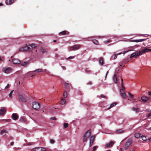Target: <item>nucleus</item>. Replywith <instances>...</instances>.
Instances as JSON below:
<instances>
[{"mask_svg":"<svg viewBox=\"0 0 151 151\" xmlns=\"http://www.w3.org/2000/svg\"><path fill=\"white\" fill-rule=\"evenodd\" d=\"M14 91V90H12V91L9 94V97L10 98H12V93Z\"/></svg>","mask_w":151,"mask_h":151,"instance_id":"obj_38","label":"nucleus"},{"mask_svg":"<svg viewBox=\"0 0 151 151\" xmlns=\"http://www.w3.org/2000/svg\"><path fill=\"white\" fill-rule=\"evenodd\" d=\"M7 131L5 130H2L0 134L1 135H5L7 133Z\"/></svg>","mask_w":151,"mask_h":151,"instance_id":"obj_19","label":"nucleus"},{"mask_svg":"<svg viewBox=\"0 0 151 151\" xmlns=\"http://www.w3.org/2000/svg\"><path fill=\"white\" fill-rule=\"evenodd\" d=\"M41 51L42 52V53H47V51L45 49H44L43 48H42L41 49Z\"/></svg>","mask_w":151,"mask_h":151,"instance_id":"obj_36","label":"nucleus"},{"mask_svg":"<svg viewBox=\"0 0 151 151\" xmlns=\"http://www.w3.org/2000/svg\"><path fill=\"white\" fill-rule=\"evenodd\" d=\"M108 71H107V73H106V76H107V74H108Z\"/></svg>","mask_w":151,"mask_h":151,"instance_id":"obj_58","label":"nucleus"},{"mask_svg":"<svg viewBox=\"0 0 151 151\" xmlns=\"http://www.w3.org/2000/svg\"><path fill=\"white\" fill-rule=\"evenodd\" d=\"M136 52H134L132 53L130 56V58H132L133 57H134V58L137 57V56H136Z\"/></svg>","mask_w":151,"mask_h":151,"instance_id":"obj_22","label":"nucleus"},{"mask_svg":"<svg viewBox=\"0 0 151 151\" xmlns=\"http://www.w3.org/2000/svg\"><path fill=\"white\" fill-rule=\"evenodd\" d=\"M132 142V139H129L125 144V148L127 149L131 145Z\"/></svg>","mask_w":151,"mask_h":151,"instance_id":"obj_6","label":"nucleus"},{"mask_svg":"<svg viewBox=\"0 0 151 151\" xmlns=\"http://www.w3.org/2000/svg\"><path fill=\"white\" fill-rule=\"evenodd\" d=\"M121 86L122 88L120 89V96L122 98L125 99L126 96L124 92L125 88L123 86V83H122Z\"/></svg>","mask_w":151,"mask_h":151,"instance_id":"obj_1","label":"nucleus"},{"mask_svg":"<svg viewBox=\"0 0 151 151\" xmlns=\"http://www.w3.org/2000/svg\"><path fill=\"white\" fill-rule=\"evenodd\" d=\"M68 124L67 123H64L63 124V127L64 128H66L68 127Z\"/></svg>","mask_w":151,"mask_h":151,"instance_id":"obj_35","label":"nucleus"},{"mask_svg":"<svg viewBox=\"0 0 151 151\" xmlns=\"http://www.w3.org/2000/svg\"><path fill=\"white\" fill-rule=\"evenodd\" d=\"M140 136V133L138 132L134 134V137L137 138H138Z\"/></svg>","mask_w":151,"mask_h":151,"instance_id":"obj_21","label":"nucleus"},{"mask_svg":"<svg viewBox=\"0 0 151 151\" xmlns=\"http://www.w3.org/2000/svg\"><path fill=\"white\" fill-rule=\"evenodd\" d=\"M113 82L114 83H117V77L116 76V75H115V74L113 78Z\"/></svg>","mask_w":151,"mask_h":151,"instance_id":"obj_18","label":"nucleus"},{"mask_svg":"<svg viewBox=\"0 0 151 151\" xmlns=\"http://www.w3.org/2000/svg\"><path fill=\"white\" fill-rule=\"evenodd\" d=\"M98 148V146H96L93 147V150L92 151H95V150L97 149Z\"/></svg>","mask_w":151,"mask_h":151,"instance_id":"obj_40","label":"nucleus"},{"mask_svg":"<svg viewBox=\"0 0 151 151\" xmlns=\"http://www.w3.org/2000/svg\"><path fill=\"white\" fill-rule=\"evenodd\" d=\"M128 94L129 95L130 97L131 98H132L133 97V96L130 93H129Z\"/></svg>","mask_w":151,"mask_h":151,"instance_id":"obj_44","label":"nucleus"},{"mask_svg":"<svg viewBox=\"0 0 151 151\" xmlns=\"http://www.w3.org/2000/svg\"><path fill=\"white\" fill-rule=\"evenodd\" d=\"M95 138V136L94 135H93L91 137L90 140V142L89 145L90 147H91L93 145Z\"/></svg>","mask_w":151,"mask_h":151,"instance_id":"obj_8","label":"nucleus"},{"mask_svg":"<svg viewBox=\"0 0 151 151\" xmlns=\"http://www.w3.org/2000/svg\"><path fill=\"white\" fill-rule=\"evenodd\" d=\"M30 46L32 48H35L37 47V45L36 44L32 43L31 44H30Z\"/></svg>","mask_w":151,"mask_h":151,"instance_id":"obj_30","label":"nucleus"},{"mask_svg":"<svg viewBox=\"0 0 151 151\" xmlns=\"http://www.w3.org/2000/svg\"><path fill=\"white\" fill-rule=\"evenodd\" d=\"M32 107L34 109L37 110L40 108V104L37 102H34L32 104Z\"/></svg>","mask_w":151,"mask_h":151,"instance_id":"obj_7","label":"nucleus"},{"mask_svg":"<svg viewBox=\"0 0 151 151\" xmlns=\"http://www.w3.org/2000/svg\"><path fill=\"white\" fill-rule=\"evenodd\" d=\"M10 120L9 119H7L5 120H4V121L7 122H9Z\"/></svg>","mask_w":151,"mask_h":151,"instance_id":"obj_54","label":"nucleus"},{"mask_svg":"<svg viewBox=\"0 0 151 151\" xmlns=\"http://www.w3.org/2000/svg\"><path fill=\"white\" fill-rule=\"evenodd\" d=\"M66 102L65 100V99H62L60 101V104H64Z\"/></svg>","mask_w":151,"mask_h":151,"instance_id":"obj_23","label":"nucleus"},{"mask_svg":"<svg viewBox=\"0 0 151 151\" xmlns=\"http://www.w3.org/2000/svg\"><path fill=\"white\" fill-rule=\"evenodd\" d=\"M2 70L4 73L8 74L12 72V69L10 67H6L3 68Z\"/></svg>","mask_w":151,"mask_h":151,"instance_id":"obj_5","label":"nucleus"},{"mask_svg":"<svg viewBox=\"0 0 151 151\" xmlns=\"http://www.w3.org/2000/svg\"><path fill=\"white\" fill-rule=\"evenodd\" d=\"M38 147L34 148L32 150L33 151H38Z\"/></svg>","mask_w":151,"mask_h":151,"instance_id":"obj_42","label":"nucleus"},{"mask_svg":"<svg viewBox=\"0 0 151 151\" xmlns=\"http://www.w3.org/2000/svg\"><path fill=\"white\" fill-rule=\"evenodd\" d=\"M66 31H63L60 33V34H61L62 35H65L66 34Z\"/></svg>","mask_w":151,"mask_h":151,"instance_id":"obj_39","label":"nucleus"},{"mask_svg":"<svg viewBox=\"0 0 151 151\" xmlns=\"http://www.w3.org/2000/svg\"><path fill=\"white\" fill-rule=\"evenodd\" d=\"M30 46L29 44H27L25 46L21 48L19 50V51H29L30 49V47L29 46Z\"/></svg>","mask_w":151,"mask_h":151,"instance_id":"obj_3","label":"nucleus"},{"mask_svg":"<svg viewBox=\"0 0 151 151\" xmlns=\"http://www.w3.org/2000/svg\"><path fill=\"white\" fill-rule=\"evenodd\" d=\"M46 70H43L41 69H38L36 70H35L33 71V72H40L43 71L44 72L45 71H46Z\"/></svg>","mask_w":151,"mask_h":151,"instance_id":"obj_16","label":"nucleus"},{"mask_svg":"<svg viewBox=\"0 0 151 151\" xmlns=\"http://www.w3.org/2000/svg\"><path fill=\"white\" fill-rule=\"evenodd\" d=\"M62 68H63V69L64 70H65V67H62Z\"/></svg>","mask_w":151,"mask_h":151,"instance_id":"obj_60","label":"nucleus"},{"mask_svg":"<svg viewBox=\"0 0 151 151\" xmlns=\"http://www.w3.org/2000/svg\"><path fill=\"white\" fill-rule=\"evenodd\" d=\"M81 45H76L68 48V50L69 51L75 50L79 49L80 48Z\"/></svg>","mask_w":151,"mask_h":151,"instance_id":"obj_2","label":"nucleus"},{"mask_svg":"<svg viewBox=\"0 0 151 151\" xmlns=\"http://www.w3.org/2000/svg\"><path fill=\"white\" fill-rule=\"evenodd\" d=\"M20 99L22 100L24 102H26V100L23 98H20Z\"/></svg>","mask_w":151,"mask_h":151,"instance_id":"obj_45","label":"nucleus"},{"mask_svg":"<svg viewBox=\"0 0 151 151\" xmlns=\"http://www.w3.org/2000/svg\"><path fill=\"white\" fill-rule=\"evenodd\" d=\"M142 51H143V53H144L146 52H149V49H148L146 47L144 49L142 50Z\"/></svg>","mask_w":151,"mask_h":151,"instance_id":"obj_26","label":"nucleus"},{"mask_svg":"<svg viewBox=\"0 0 151 151\" xmlns=\"http://www.w3.org/2000/svg\"><path fill=\"white\" fill-rule=\"evenodd\" d=\"M2 5V4L1 3H0V6Z\"/></svg>","mask_w":151,"mask_h":151,"instance_id":"obj_62","label":"nucleus"},{"mask_svg":"<svg viewBox=\"0 0 151 151\" xmlns=\"http://www.w3.org/2000/svg\"><path fill=\"white\" fill-rule=\"evenodd\" d=\"M110 42V41L109 40H106V41H105L104 42V43L106 44V43L109 42Z\"/></svg>","mask_w":151,"mask_h":151,"instance_id":"obj_49","label":"nucleus"},{"mask_svg":"<svg viewBox=\"0 0 151 151\" xmlns=\"http://www.w3.org/2000/svg\"><path fill=\"white\" fill-rule=\"evenodd\" d=\"M131 50H129L125 51H124V52H123L124 55L127 52H129V51H131Z\"/></svg>","mask_w":151,"mask_h":151,"instance_id":"obj_47","label":"nucleus"},{"mask_svg":"<svg viewBox=\"0 0 151 151\" xmlns=\"http://www.w3.org/2000/svg\"><path fill=\"white\" fill-rule=\"evenodd\" d=\"M149 140L150 141H151V138H149Z\"/></svg>","mask_w":151,"mask_h":151,"instance_id":"obj_61","label":"nucleus"},{"mask_svg":"<svg viewBox=\"0 0 151 151\" xmlns=\"http://www.w3.org/2000/svg\"><path fill=\"white\" fill-rule=\"evenodd\" d=\"M150 98H149L147 97L146 96H142L141 98V99L144 102H146Z\"/></svg>","mask_w":151,"mask_h":151,"instance_id":"obj_12","label":"nucleus"},{"mask_svg":"<svg viewBox=\"0 0 151 151\" xmlns=\"http://www.w3.org/2000/svg\"><path fill=\"white\" fill-rule=\"evenodd\" d=\"M86 71L87 73H90L91 72V71L88 70H86Z\"/></svg>","mask_w":151,"mask_h":151,"instance_id":"obj_53","label":"nucleus"},{"mask_svg":"<svg viewBox=\"0 0 151 151\" xmlns=\"http://www.w3.org/2000/svg\"><path fill=\"white\" fill-rule=\"evenodd\" d=\"M146 116L147 117L151 116V113H149L147 114L146 115Z\"/></svg>","mask_w":151,"mask_h":151,"instance_id":"obj_46","label":"nucleus"},{"mask_svg":"<svg viewBox=\"0 0 151 151\" xmlns=\"http://www.w3.org/2000/svg\"><path fill=\"white\" fill-rule=\"evenodd\" d=\"M38 151H45L46 150V149L44 147H38Z\"/></svg>","mask_w":151,"mask_h":151,"instance_id":"obj_24","label":"nucleus"},{"mask_svg":"<svg viewBox=\"0 0 151 151\" xmlns=\"http://www.w3.org/2000/svg\"><path fill=\"white\" fill-rule=\"evenodd\" d=\"M13 62L15 64H18L20 63V60L17 58H14L13 59Z\"/></svg>","mask_w":151,"mask_h":151,"instance_id":"obj_10","label":"nucleus"},{"mask_svg":"<svg viewBox=\"0 0 151 151\" xmlns=\"http://www.w3.org/2000/svg\"><path fill=\"white\" fill-rule=\"evenodd\" d=\"M63 96L65 98H66L67 97V92L65 91H64V92Z\"/></svg>","mask_w":151,"mask_h":151,"instance_id":"obj_32","label":"nucleus"},{"mask_svg":"<svg viewBox=\"0 0 151 151\" xmlns=\"http://www.w3.org/2000/svg\"><path fill=\"white\" fill-rule=\"evenodd\" d=\"M122 53V52H120L119 53H118L117 54H115L114 55V59H116L117 58V56L118 55L121 54Z\"/></svg>","mask_w":151,"mask_h":151,"instance_id":"obj_37","label":"nucleus"},{"mask_svg":"<svg viewBox=\"0 0 151 151\" xmlns=\"http://www.w3.org/2000/svg\"><path fill=\"white\" fill-rule=\"evenodd\" d=\"M65 87L67 88H70V85L67 83H65Z\"/></svg>","mask_w":151,"mask_h":151,"instance_id":"obj_31","label":"nucleus"},{"mask_svg":"<svg viewBox=\"0 0 151 151\" xmlns=\"http://www.w3.org/2000/svg\"><path fill=\"white\" fill-rule=\"evenodd\" d=\"M124 132V131L121 129H117L116 130L115 133L117 134H121L123 133Z\"/></svg>","mask_w":151,"mask_h":151,"instance_id":"obj_17","label":"nucleus"},{"mask_svg":"<svg viewBox=\"0 0 151 151\" xmlns=\"http://www.w3.org/2000/svg\"><path fill=\"white\" fill-rule=\"evenodd\" d=\"M149 51H151V49H149Z\"/></svg>","mask_w":151,"mask_h":151,"instance_id":"obj_64","label":"nucleus"},{"mask_svg":"<svg viewBox=\"0 0 151 151\" xmlns=\"http://www.w3.org/2000/svg\"><path fill=\"white\" fill-rule=\"evenodd\" d=\"M6 111V110L5 108L4 107L1 108L0 109V114L1 115H4Z\"/></svg>","mask_w":151,"mask_h":151,"instance_id":"obj_11","label":"nucleus"},{"mask_svg":"<svg viewBox=\"0 0 151 151\" xmlns=\"http://www.w3.org/2000/svg\"><path fill=\"white\" fill-rule=\"evenodd\" d=\"M2 61V59L0 57V62Z\"/></svg>","mask_w":151,"mask_h":151,"instance_id":"obj_59","label":"nucleus"},{"mask_svg":"<svg viewBox=\"0 0 151 151\" xmlns=\"http://www.w3.org/2000/svg\"><path fill=\"white\" fill-rule=\"evenodd\" d=\"M91 134V132L89 130L87 131L83 136V141H86Z\"/></svg>","mask_w":151,"mask_h":151,"instance_id":"obj_4","label":"nucleus"},{"mask_svg":"<svg viewBox=\"0 0 151 151\" xmlns=\"http://www.w3.org/2000/svg\"><path fill=\"white\" fill-rule=\"evenodd\" d=\"M12 119L14 120H16L18 118L17 114L16 113H14L12 114Z\"/></svg>","mask_w":151,"mask_h":151,"instance_id":"obj_13","label":"nucleus"},{"mask_svg":"<svg viewBox=\"0 0 151 151\" xmlns=\"http://www.w3.org/2000/svg\"><path fill=\"white\" fill-rule=\"evenodd\" d=\"M146 40V39H139V40H132L130 41L131 42H143Z\"/></svg>","mask_w":151,"mask_h":151,"instance_id":"obj_14","label":"nucleus"},{"mask_svg":"<svg viewBox=\"0 0 151 151\" xmlns=\"http://www.w3.org/2000/svg\"><path fill=\"white\" fill-rule=\"evenodd\" d=\"M149 129L150 130H151V127H150L149 128Z\"/></svg>","mask_w":151,"mask_h":151,"instance_id":"obj_63","label":"nucleus"},{"mask_svg":"<svg viewBox=\"0 0 151 151\" xmlns=\"http://www.w3.org/2000/svg\"><path fill=\"white\" fill-rule=\"evenodd\" d=\"M14 0H6V4L7 5L11 4L14 2Z\"/></svg>","mask_w":151,"mask_h":151,"instance_id":"obj_15","label":"nucleus"},{"mask_svg":"<svg viewBox=\"0 0 151 151\" xmlns=\"http://www.w3.org/2000/svg\"><path fill=\"white\" fill-rule=\"evenodd\" d=\"M55 141L53 139H51L50 140V143L51 144H54L55 143Z\"/></svg>","mask_w":151,"mask_h":151,"instance_id":"obj_43","label":"nucleus"},{"mask_svg":"<svg viewBox=\"0 0 151 151\" xmlns=\"http://www.w3.org/2000/svg\"><path fill=\"white\" fill-rule=\"evenodd\" d=\"M51 119H52L54 120H56V118L55 117H52L51 118Z\"/></svg>","mask_w":151,"mask_h":151,"instance_id":"obj_48","label":"nucleus"},{"mask_svg":"<svg viewBox=\"0 0 151 151\" xmlns=\"http://www.w3.org/2000/svg\"><path fill=\"white\" fill-rule=\"evenodd\" d=\"M93 42L95 45H99V43L98 41L96 40H92Z\"/></svg>","mask_w":151,"mask_h":151,"instance_id":"obj_25","label":"nucleus"},{"mask_svg":"<svg viewBox=\"0 0 151 151\" xmlns=\"http://www.w3.org/2000/svg\"><path fill=\"white\" fill-rule=\"evenodd\" d=\"M9 87V85L8 84L5 87V88H7Z\"/></svg>","mask_w":151,"mask_h":151,"instance_id":"obj_51","label":"nucleus"},{"mask_svg":"<svg viewBox=\"0 0 151 151\" xmlns=\"http://www.w3.org/2000/svg\"><path fill=\"white\" fill-rule=\"evenodd\" d=\"M92 83H91V81H90L88 83V84H89V85H91Z\"/></svg>","mask_w":151,"mask_h":151,"instance_id":"obj_56","label":"nucleus"},{"mask_svg":"<svg viewBox=\"0 0 151 151\" xmlns=\"http://www.w3.org/2000/svg\"><path fill=\"white\" fill-rule=\"evenodd\" d=\"M100 97L101 98H106V97L103 95H102L100 96Z\"/></svg>","mask_w":151,"mask_h":151,"instance_id":"obj_50","label":"nucleus"},{"mask_svg":"<svg viewBox=\"0 0 151 151\" xmlns=\"http://www.w3.org/2000/svg\"><path fill=\"white\" fill-rule=\"evenodd\" d=\"M116 103H113L112 104H111L110 106V107L107 109L109 110L111 108L114 107V106L116 105Z\"/></svg>","mask_w":151,"mask_h":151,"instance_id":"obj_28","label":"nucleus"},{"mask_svg":"<svg viewBox=\"0 0 151 151\" xmlns=\"http://www.w3.org/2000/svg\"><path fill=\"white\" fill-rule=\"evenodd\" d=\"M151 111V110H150V109H147L145 110V111L147 112H150Z\"/></svg>","mask_w":151,"mask_h":151,"instance_id":"obj_52","label":"nucleus"},{"mask_svg":"<svg viewBox=\"0 0 151 151\" xmlns=\"http://www.w3.org/2000/svg\"><path fill=\"white\" fill-rule=\"evenodd\" d=\"M114 142H111L109 143H107L105 145V147L106 148H109L111 147L114 144Z\"/></svg>","mask_w":151,"mask_h":151,"instance_id":"obj_9","label":"nucleus"},{"mask_svg":"<svg viewBox=\"0 0 151 151\" xmlns=\"http://www.w3.org/2000/svg\"><path fill=\"white\" fill-rule=\"evenodd\" d=\"M142 139L144 141H146L147 140V138L146 136H142Z\"/></svg>","mask_w":151,"mask_h":151,"instance_id":"obj_34","label":"nucleus"},{"mask_svg":"<svg viewBox=\"0 0 151 151\" xmlns=\"http://www.w3.org/2000/svg\"><path fill=\"white\" fill-rule=\"evenodd\" d=\"M143 53H143L142 50L141 51H139V52H138L137 53H136V54H137L136 56L138 57L140 55H142V54Z\"/></svg>","mask_w":151,"mask_h":151,"instance_id":"obj_20","label":"nucleus"},{"mask_svg":"<svg viewBox=\"0 0 151 151\" xmlns=\"http://www.w3.org/2000/svg\"><path fill=\"white\" fill-rule=\"evenodd\" d=\"M14 144V142H11V143H10V145L11 146H12Z\"/></svg>","mask_w":151,"mask_h":151,"instance_id":"obj_55","label":"nucleus"},{"mask_svg":"<svg viewBox=\"0 0 151 151\" xmlns=\"http://www.w3.org/2000/svg\"><path fill=\"white\" fill-rule=\"evenodd\" d=\"M99 64L101 65H103V61L102 59H101L99 60Z\"/></svg>","mask_w":151,"mask_h":151,"instance_id":"obj_33","label":"nucleus"},{"mask_svg":"<svg viewBox=\"0 0 151 151\" xmlns=\"http://www.w3.org/2000/svg\"><path fill=\"white\" fill-rule=\"evenodd\" d=\"M28 64V63L27 62H22L21 63V65L24 66H26Z\"/></svg>","mask_w":151,"mask_h":151,"instance_id":"obj_27","label":"nucleus"},{"mask_svg":"<svg viewBox=\"0 0 151 151\" xmlns=\"http://www.w3.org/2000/svg\"><path fill=\"white\" fill-rule=\"evenodd\" d=\"M75 57V56H70L67 58V59H73Z\"/></svg>","mask_w":151,"mask_h":151,"instance_id":"obj_41","label":"nucleus"},{"mask_svg":"<svg viewBox=\"0 0 151 151\" xmlns=\"http://www.w3.org/2000/svg\"><path fill=\"white\" fill-rule=\"evenodd\" d=\"M149 94L151 96V92L149 91L148 92Z\"/></svg>","mask_w":151,"mask_h":151,"instance_id":"obj_57","label":"nucleus"},{"mask_svg":"<svg viewBox=\"0 0 151 151\" xmlns=\"http://www.w3.org/2000/svg\"><path fill=\"white\" fill-rule=\"evenodd\" d=\"M132 110L136 112H137L139 111V109L138 108L133 107L132 108Z\"/></svg>","mask_w":151,"mask_h":151,"instance_id":"obj_29","label":"nucleus"}]
</instances>
